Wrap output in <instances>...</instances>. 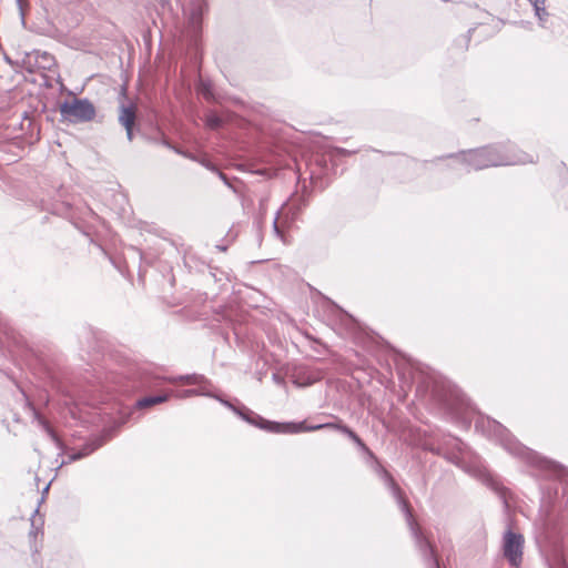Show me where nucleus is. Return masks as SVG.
I'll return each instance as SVG.
<instances>
[{
  "label": "nucleus",
  "mask_w": 568,
  "mask_h": 568,
  "mask_svg": "<svg viewBox=\"0 0 568 568\" xmlns=\"http://www.w3.org/2000/svg\"><path fill=\"white\" fill-rule=\"evenodd\" d=\"M447 168L469 172L493 166H506L532 163L534 155L520 151L514 143H498L479 149L467 150L455 155H448Z\"/></svg>",
  "instance_id": "f257e3e1"
},
{
  "label": "nucleus",
  "mask_w": 568,
  "mask_h": 568,
  "mask_svg": "<svg viewBox=\"0 0 568 568\" xmlns=\"http://www.w3.org/2000/svg\"><path fill=\"white\" fill-rule=\"evenodd\" d=\"M475 428L483 435L500 444V446L511 456L521 459L523 462L540 467V468H557V466L549 460L538 456L535 452L519 443L499 422L489 417L480 416L475 422Z\"/></svg>",
  "instance_id": "f03ea898"
},
{
  "label": "nucleus",
  "mask_w": 568,
  "mask_h": 568,
  "mask_svg": "<svg viewBox=\"0 0 568 568\" xmlns=\"http://www.w3.org/2000/svg\"><path fill=\"white\" fill-rule=\"evenodd\" d=\"M379 474L385 485L390 489L393 496L396 498L400 509L405 513L406 520L412 531V535L415 539L416 547L418 548L422 557L424 558L426 567L439 568L434 548L429 544L428 539L423 535L417 524L413 520V515L409 510V506L407 501L404 499L400 488L396 485L395 480L386 469L379 468Z\"/></svg>",
  "instance_id": "7ed1b4c3"
},
{
  "label": "nucleus",
  "mask_w": 568,
  "mask_h": 568,
  "mask_svg": "<svg viewBox=\"0 0 568 568\" xmlns=\"http://www.w3.org/2000/svg\"><path fill=\"white\" fill-rule=\"evenodd\" d=\"M217 400L222 403L224 406L234 412L237 416H240L243 420L247 422L251 425H254L261 429L267 430L270 433L276 434H298L300 432H293L291 429L292 426H297L298 423L288 422V423H277L264 419L262 416L255 414L253 410L248 409L245 406L237 407L233 405L231 402L223 399L219 396Z\"/></svg>",
  "instance_id": "20e7f679"
},
{
  "label": "nucleus",
  "mask_w": 568,
  "mask_h": 568,
  "mask_svg": "<svg viewBox=\"0 0 568 568\" xmlns=\"http://www.w3.org/2000/svg\"><path fill=\"white\" fill-rule=\"evenodd\" d=\"M217 400L222 403L224 406L234 412L237 416H240L243 420L247 422L251 425H254L261 429L267 430L270 433L276 434H298L300 432H293L291 429L292 426H297L298 423L288 422V423H277L264 419L262 416L255 414L253 410L248 409L245 406L237 407L233 405L231 402L223 399L219 396Z\"/></svg>",
  "instance_id": "39448f33"
},
{
  "label": "nucleus",
  "mask_w": 568,
  "mask_h": 568,
  "mask_svg": "<svg viewBox=\"0 0 568 568\" xmlns=\"http://www.w3.org/2000/svg\"><path fill=\"white\" fill-rule=\"evenodd\" d=\"M562 521L558 511L548 504H542L535 520L538 538L545 542H554L561 532Z\"/></svg>",
  "instance_id": "423d86ee"
},
{
  "label": "nucleus",
  "mask_w": 568,
  "mask_h": 568,
  "mask_svg": "<svg viewBox=\"0 0 568 568\" xmlns=\"http://www.w3.org/2000/svg\"><path fill=\"white\" fill-rule=\"evenodd\" d=\"M95 113V106L89 99L74 98L60 104L61 116L70 123L90 122Z\"/></svg>",
  "instance_id": "0eeeda50"
},
{
  "label": "nucleus",
  "mask_w": 568,
  "mask_h": 568,
  "mask_svg": "<svg viewBox=\"0 0 568 568\" xmlns=\"http://www.w3.org/2000/svg\"><path fill=\"white\" fill-rule=\"evenodd\" d=\"M525 539L521 534L507 529L503 536V556L514 568L520 567L523 562Z\"/></svg>",
  "instance_id": "6e6552de"
},
{
  "label": "nucleus",
  "mask_w": 568,
  "mask_h": 568,
  "mask_svg": "<svg viewBox=\"0 0 568 568\" xmlns=\"http://www.w3.org/2000/svg\"><path fill=\"white\" fill-rule=\"evenodd\" d=\"M205 8V0H183V13L187 23V32L194 40L201 33Z\"/></svg>",
  "instance_id": "1a4fd4ad"
},
{
  "label": "nucleus",
  "mask_w": 568,
  "mask_h": 568,
  "mask_svg": "<svg viewBox=\"0 0 568 568\" xmlns=\"http://www.w3.org/2000/svg\"><path fill=\"white\" fill-rule=\"evenodd\" d=\"M293 432H302V433H310L321 429H333L338 430L343 434H345L351 440L355 443V445L362 449L363 452H366L368 454H372L368 447L365 445V443L357 436L355 432H353L348 426L344 425L343 423H323V424H316V425H307L305 420L298 422L297 426H292Z\"/></svg>",
  "instance_id": "9d476101"
},
{
  "label": "nucleus",
  "mask_w": 568,
  "mask_h": 568,
  "mask_svg": "<svg viewBox=\"0 0 568 568\" xmlns=\"http://www.w3.org/2000/svg\"><path fill=\"white\" fill-rule=\"evenodd\" d=\"M302 210L301 205H295L294 203H285L282 206V210L277 213L276 217L273 222V230L276 236H278L281 240H283L284 234L280 226L278 220L281 219V223L290 224L293 223L294 220L297 217L300 211Z\"/></svg>",
  "instance_id": "9b49d317"
},
{
  "label": "nucleus",
  "mask_w": 568,
  "mask_h": 568,
  "mask_svg": "<svg viewBox=\"0 0 568 568\" xmlns=\"http://www.w3.org/2000/svg\"><path fill=\"white\" fill-rule=\"evenodd\" d=\"M191 385H195V388H189L180 390L175 394L176 398L185 399L193 396H206L217 399L219 395L212 392V383L206 378V383H192Z\"/></svg>",
  "instance_id": "f8f14e48"
},
{
  "label": "nucleus",
  "mask_w": 568,
  "mask_h": 568,
  "mask_svg": "<svg viewBox=\"0 0 568 568\" xmlns=\"http://www.w3.org/2000/svg\"><path fill=\"white\" fill-rule=\"evenodd\" d=\"M27 409L30 412L33 422H37L38 425L48 434V436L51 438V440L55 444V446L59 449L63 448V444L61 439L58 437L53 428L50 426V424L45 420V418L36 409V407L27 400L26 403Z\"/></svg>",
  "instance_id": "ddd939ff"
},
{
  "label": "nucleus",
  "mask_w": 568,
  "mask_h": 568,
  "mask_svg": "<svg viewBox=\"0 0 568 568\" xmlns=\"http://www.w3.org/2000/svg\"><path fill=\"white\" fill-rule=\"evenodd\" d=\"M136 119L135 108L132 104H121L119 109V122L124 126L126 131V138L129 141L133 139V125Z\"/></svg>",
  "instance_id": "4468645a"
},
{
  "label": "nucleus",
  "mask_w": 568,
  "mask_h": 568,
  "mask_svg": "<svg viewBox=\"0 0 568 568\" xmlns=\"http://www.w3.org/2000/svg\"><path fill=\"white\" fill-rule=\"evenodd\" d=\"M111 430H106L102 436H98L89 440L83 445L81 449H79V454H81L82 458L89 456L98 448H100L109 438H111Z\"/></svg>",
  "instance_id": "2eb2a0df"
},
{
  "label": "nucleus",
  "mask_w": 568,
  "mask_h": 568,
  "mask_svg": "<svg viewBox=\"0 0 568 568\" xmlns=\"http://www.w3.org/2000/svg\"><path fill=\"white\" fill-rule=\"evenodd\" d=\"M166 381L169 383H184V384H192V383H206V377L204 375L200 374H190V375H179L175 377H168Z\"/></svg>",
  "instance_id": "dca6fc26"
},
{
  "label": "nucleus",
  "mask_w": 568,
  "mask_h": 568,
  "mask_svg": "<svg viewBox=\"0 0 568 568\" xmlns=\"http://www.w3.org/2000/svg\"><path fill=\"white\" fill-rule=\"evenodd\" d=\"M196 90L197 93L201 94L206 101H216V97L213 92V87L210 81L200 79Z\"/></svg>",
  "instance_id": "f3484780"
},
{
  "label": "nucleus",
  "mask_w": 568,
  "mask_h": 568,
  "mask_svg": "<svg viewBox=\"0 0 568 568\" xmlns=\"http://www.w3.org/2000/svg\"><path fill=\"white\" fill-rule=\"evenodd\" d=\"M169 399L168 394L155 395V396H146L138 400L136 406L139 408L150 407L156 404L164 403Z\"/></svg>",
  "instance_id": "a211bd4d"
},
{
  "label": "nucleus",
  "mask_w": 568,
  "mask_h": 568,
  "mask_svg": "<svg viewBox=\"0 0 568 568\" xmlns=\"http://www.w3.org/2000/svg\"><path fill=\"white\" fill-rule=\"evenodd\" d=\"M529 3L532 6L539 22L542 24L548 17V12L546 10V0H529Z\"/></svg>",
  "instance_id": "6ab92c4d"
},
{
  "label": "nucleus",
  "mask_w": 568,
  "mask_h": 568,
  "mask_svg": "<svg viewBox=\"0 0 568 568\" xmlns=\"http://www.w3.org/2000/svg\"><path fill=\"white\" fill-rule=\"evenodd\" d=\"M205 124L212 130H217L223 125V120L216 113L210 112L205 116Z\"/></svg>",
  "instance_id": "aec40b11"
},
{
  "label": "nucleus",
  "mask_w": 568,
  "mask_h": 568,
  "mask_svg": "<svg viewBox=\"0 0 568 568\" xmlns=\"http://www.w3.org/2000/svg\"><path fill=\"white\" fill-rule=\"evenodd\" d=\"M41 58L43 60V62L41 63V67L43 69L50 70L54 65V59H53V57L51 54H49L47 52H43L41 54Z\"/></svg>",
  "instance_id": "412c9836"
},
{
  "label": "nucleus",
  "mask_w": 568,
  "mask_h": 568,
  "mask_svg": "<svg viewBox=\"0 0 568 568\" xmlns=\"http://www.w3.org/2000/svg\"><path fill=\"white\" fill-rule=\"evenodd\" d=\"M82 456L81 454H79V452H73L72 454L69 455V462H75V460H79L81 459Z\"/></svg>",
  "instance_id": "4be33fe9"
},
{
  "label": "nucleus",
  "mask_w": 568,
  "mask_h": 568,
  "mask_svg": "<svg viewBox=\"0 0 568 568\" xmlns=\"http://www.w3.org/2000/svg\"><path fill=\"white\" fill-rule=\"evenodd\" d=\"M273 379L274 382H276L277 384H281L283 381L282 378L277 375V374H273Z\"/></svg>",
  "instance_id": "5701e85b"
},
{
  "label": "nucleus",
  "mask_w": 568,
  "mask_h": 568,
  "mask_svg": "<svg viewBox=\"0 0 568 568\" xmlns=\"http://www.w3.org/2000/svg\"><path fill=\"white\" fill-rule=\"evenodd\" d=\"M164 144H165L168 148L173 149V150L175 151V153L182 154V152H181L179 149L171 146L168 142H164Z\"/></svg>",
  "instance_id": "b1692460"
},
{
  "label": "nucleus",
  "mask_w": 568,
  "mask_h": 568,
  "mask_svg": "<svg viewBox=\"0 0 568 568\" xmlns=\"http://www.w3.org/2000/svg\"><path fill=\"white\" fill-rule=\"evenodd\" d=\"M219 175L224 181L225 184H229L226 176L223 173L219 172Z\"/></svg>",
  "instance_id": "393cba45"
},
{
  "label": "nucleus",
  "mask_w": 568,
  "mask_h": 568,
  "mask_svg": "<svg viewBox=\"0 0 568 568\" xmlns=\"http://www.w3.org/2000/svg\"><path fill=\"white\" fill-rule=\"evenodd\" d=\"M17 3L19 6V8L22 9V0H17Z\"/></svg>",
  "instance_id": "a878e982"
},
{
  "label": "nucleus",
  "mask_w": 568,
  "mask_h": 568,
  "mask_svg": "<svg viewBox=\"0 0 568 568\" xmlns=\"http://www.w3.org/2000/svg\"><path fill=\"white\" fill-rule=\"evenodd\" d=\"M339 152L345 153V154H346V153H347V154L349 153V152H348V151H346L345 149L339 150Z\"/></svg>",
  "instance_id": "bb28decb"
}]
</instances>
